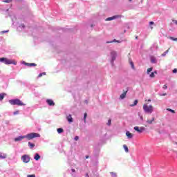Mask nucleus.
Returning a JSON list of instances; mask_svg holds the SVG:
<instances>
[{
    "label": "nucleus",
    "instance_id": "1",
    "mask_svg": "<svg viewBox=\"0 0 177 177\" xmlns=\"http://www.w3.org/2000/svg\"><path fill=\"white\" fill-rule=\"evenodd\" d=\"M41 136L39 133H31L27 134L26 136H21L15 138V142H21L23 139H28V140H31V139H34V138H39Z\"/></svg>",
    "mask_w": 177,
    "mask_h": 177
},
{
    "label": "nucleus",
    "instance_id": "2",
    "mask_svg": "<svg viewBox=\"0 0 177 177\" xmlns=\"http://www.w3.org/2000/svg\"><path fill=\"white\" fill-rule=\"evenodd\" d=\"M9 103L12 106H26V104L22 102L19 99L10 100Z\"/></svg>",
    "mask_w": 177,
    "mask_h": 177
},
{
    "label": "nucleus",
    "instance_id": "3",
    "mask_svg": "<svg viewBox=\"0 0 177 177\" xmlns=\"http://www.w3.org/2000/svg\"><path fill=\"white\" fill-rule=\"evenodd\" d=\"M142 109L145 113H148L149 114H151L153 111H154V108L152 106V105H147V104H145L142 106Z\"/></svg>",
    "mask_w": 177,
    "mask_h": 177
},
{
    "label": "nucleus",
    "instance_id": "4",
    "mask_svg": "<svg viewBox=\"0 0 177 177\" xmlns=\"http://www.w3.org/2000/svg\"><path fill=\"white\" fill-rule=\"evenodd\" d=\"M0 62L4 63V64H15V66L17 64V62L5 57L0 58Z\"/></svg>",
    "mask_w": 177,
    "mask_h": 177
},
{
    "label": "nucleus",
    "instance_id": "5",
    "mask_svg": "<svg viewBox=\"0 0 177 177\" xmlns=\"http://www.w3.org/2000/svg\"><path fill=\"white\" fill-rule=\"evenodd\" d=\"M21 160H22L23 162H24L25 164H27V163L30 162V156L24 155L21 157Z\"/></svg>",
    "mask_w": 177,
    "mask_h": 177
},
{
    "label": "nucleus",
    "instance_id": "6",
    "mask_svg": "<svg viewBox=\"0 0 177 177\" xmlns=\"http://www.w3.org/2000/svg\"><path fill=\"white\" fill-rule=\"evenodd\" d=\"M134 130H136L137 132H138V133H142V132H143V131H146V128H145L144 127H139L136 126L134 127Z\"/></svg>",
    "mask_w": 177,
    "mask_h": 177
},
{
    "label": "nucleus",
    "instance_id": "7",
    "mask_svg": "<svg viewBox=\"0 0 177 177\" xmlns=\"http://www.w3.org/2000/svg\"><path fill=\"white\" fill-rule=\"evenodd\" d=\"M118 17H121V16H120V15H115L113 17L107 18L106 20V21H111V20H114L115 19H118Z\"/></svg>",
    "mask_w": 177,
    "mask_h": 177
},
{
    "label": "nucleus",
    "instance_id": "8",
    "mask_svg": "<svg viewBox=\"0 0 177 177\" xmlns=\"http://www.w3.org/2000/svg\"><path fill=\"white\" fill-rule=\"evenodd\" d=\"M24 64H25V66H28L29 67H35V66H37V64H35V63H27V62H25Z\"/></svg>",
    "mask_w": 177,
    "mask_h": 177
},
{
    "label": "nucleus",
    "instance_id": "9",
    "mask_svg": "<svg viewBox=\"0 0 177 177\" xmlns=\"http://www.w3.org/2000/svg\"><path fill=\"white\" fill-rule=\"evenodd\" d=\"M46 103H48V106H55V102H53L52 100H47Z\"/></svg>",
    "mask_w": 177,
    "mask_h": 177
},
{
    "label": "nucleus",
    "instance_id": "10",
    "mask_svg": "<svg viewBox=\"0 0 177 177\" xmlns=\"http://www.w3.org/2000/svg\"><path fill=\"white\" fill-rule=\"evenodd\" d=\"M126 136H127L128 139H132V138H133V134H132L129 131H127L126 132Z\"/></svg>",
    "mask_w": 177,
    "mask_h": 177
},
{
    "label": "nucleus",
    "instance_id": "11",
    "mask_svg": "<svg viewBox=\"0 0 177 177\" xmlns=\"http://www.w3.org/2000/svg\"><path fill=\"white\" fill-rule=\"evenodd\" d=\"M127 93H128V90H127L126 91H124L122 94H121L120 96V99H125Z\"/></svg>",
    "mask_w": 177,
    "mask_h": 177
},
{
    "label": "nucleus",
    "instance_id": "12",
    "mask_svg": "<svg viewBox=\"0 0 177 177\" xmlns=\"http://www.w3.org/2000/svg\"><path fill=\"white\" fill-rule=\"evenodd\" d=\"M155 120L156 119L154 118H152L151 120L147 119V123L149 124H153V122H154Z\"/></svg>",
    "mask_w": 177,
    "mask_h": 177
},
{
    "label": "nucleus",
    "instance_id": "13",
    "mask_svg": "<svg viewBox=\"0 0 177 177\" xmlns=\"http://www.w3.org/2000/svg\"><path fill=\"white\" fill-rule=\"evenodd\" d=\"M67 120L68 121V122H73V117L71 116V115H68L66 117Z\"/></svg>",
    "mask_w": 177,
    "mask_h": 177
},
{
    "label": "nucleus",
    "instance_id": "14",
    "mask_svg": "<svg viewBox=\"0 0 177 177\" xmlns=\"http://www.w3.org/2000/svg\"><path fill=\"white\" fill-rule=\"evenodd\" d=\"M129 64L131 66V68H133V70H135V65L133 64V62H132V59H129Z\"/></svg>",
    "mask_w": 177,
    "mask_h": 177
},
{
    "label": "nucleus",
    "instance_id": "15",
    "mask_svg": "<svg viewBox=\"0 0 177 177\" xmlns=\"http://www.w3.org/2000/svg\"><path fill=\"white\" fill-rule=\"evenodd\" d=\"M28 145L30 149H34V147H35V145L33 143H31V142H28Z\"/></svg>",
    "mask_w": 177,
    "mask_h": 177
},
{
    "label": "nucleus",
    "instance_id": "16",
    "mask_svg": "<svg viewBox=\"0 0 177 177\" xmlns=\"http://www.w3.org/2000/svg\"><path fill=\"white\" fill-rule=\"evenodd\" d=\"M34 158L36 160V161H38L39 158H41V156L38 153H35Z\"/></svg>",
    "mask_w": 177,
    "mask_h": 177
},
{
    "label": "nucleus",
    "instance_id": "17",
    "mask_svg": "<svg viewBox=\"0 0 177 177\" xmlns=\"http://www.w3.org/2000/svg\"><path fill=\"white\" fill-rule=\"evenodd\" d=\"M123 148L124 149V151H126V153L129 152V149H128V146H127V145H124Z\"/></svg>",
    "mask_w": 177,
    "mask_h": 177
},
{
    "label": "nucleus",
    "instance_id": "18",
    "mask_svg": "<svg viewBox=\"0 0 177 177\" xmlns=\"http://www.w3.org/2000/svg\"><path fill=\"white\" fill-rule=\"evenodd\" d=\"M136 104H138V100H135L133 104L130 105V107H133L134 106H136Z\"/></svg>",
    "mask_w": 177,
    "mask_h": 177
},
{
    "label": "nucleus",
    "instance_id": "19",
    "mask_svg": "<svg viewBox=\"0 0 177 177\" xmlns=\"http://www.w3.org/2000/svg\"><path fill=\"white\" fill-rule=\"evenodd\" d=\"M58 133H62V132H64V130H63L62 128H59L57 129Z\"/></svg>",
    "mask_w": 177,
    "mask_h": 177
},
{
    "label": "nucleus",
    "instance_id": "20",
    "mask_svg": "<svg viewBox=\"0 0 177 177\" xmlns=\"http://www.w3.org/2000/svg\"><path fill=\"white\" fill-rule=\"evenodd\" d=\"M0 158L3 159V158H6V154H2L1 153H0Z\"/></svg>",
    "mask_w": 177,
    "mask_h": 177
},
{
    "label": "nucleus",
    "instance_id": "21",
    "mask_svg": "<svg viewBox=\"0 0 177 177\" xmlns=\"http://www.w3.org/2000/svg\"><path fill=\"white\" fill-rule=\"evenodd\" d=\"M151 62L152 63H157V59H156V58H154V57H151Z\"/></svg>",
    "mask_w": 177,
    "mask_h": 177
},
{
    "label": "nucleus",
    "instance_id": "22",
    "mask_svg": "<svg viewBox=\"0 0 177 177\" xmlns=\"http://www.w3.org/2000/svg\"><path fill=\"white\" fill-rule=\"evenodd\" d=\"M4 97H5V94H3V93L0 94V101L3 100Z\"/></svg>",
    "mask_w": 177,
    "mask_h": 177
},
{
    "label": "nucleus",
    "instance_id": "23",
    "mask_svg": "<svg viewBox=\"0 0 177 177\" xmlns=\"http://www.w3.org/2000/svg\"><path fill=\"white\" fill-rule=\"evenodd\" d=\"M169 39H171V41H177V37H169Z\"/></svg>",
    "mask_w": 177,
    "mask_h": 177
},
{
    "label": "nucleus",
    "instance_id": "24",
    "mask_svg": "<svg viewBox=\"0 0 177 177\" xmlns=\"http://www.w3.org/2000/svg\"><path fill=\"white\" fill-rule=\"evenodd\" d=\"M113 42H120V41H117V40L114 39L112 41H106V44H113Z\"/></svg>",
    "mask_w": 177,
    "mask_h": 177
},
{
    "label": "nucleus",
    "instance_id": "25",
    "mask_svg": "<svg viewBox=\"0 0 177 177\" xmlns=\"http://www.w3.org/2000/svg\"><path fill=\"white\" fill-rule=\"evenodd\" d=\"M168 52H169V48L167 50H166L164 53H162V56H166L167 55V53H168Z\"/></svg>",
    "mask_w": 177,
    "mask_h": 177
},
{
    "label": "nucleus",
    "instance_id": "26",
    "mask_svg": "<svg viewBox=\"0 0 177 177\" xmlns=\"http://www.w3.org/2000/svg\"><path fill=\"white\" fill-rule=\"evenodd\" d=\"M167 110V111H170V113H173V114H175V111H174L169 108H168Z\"/></svg>",
    "mask_w": 177,
    "mask_h": 177
},
{
    "label": "nucleus",
    "instance_id": "27",
    "mask_svg": "<svg viewBox=\"0 0 177 177\" xmlns=\"http://www.w3.org/2000/svg\"><path fill=\"white\" fill-rule=\"evenodd\" d=\"M88 114L86 113H84V122H86V117H87Z\"/></svg>",
    "mask_w": 177,
    "mask_h": 177
},
{
    "label": "nucleus",
    "instance_id": "28",
    "mask_svg": "<svg viewBox=\"0 0 177 177\" xmlns=\"http://www.w3.org/2000/svg\"><path fill=\"white\" fill-rule=\"evenodd\" d=\"M107 125L110 127L111 125V119H109L107 122Z\"/></svg>",
    "mask_w": 177,
    "mask_h": 177
},
{
    "label": "nucleus",
    "instance_id": "29",
    "mask_svg": "<svg viewBox=\"0 0 177 177\" xmlns=\"http://www.w3.org/2000/svg\"><path fill=\"white\" fill-rule=\"evenodd\" d=\"M151 71H153V68H149L147 69V72L149 74V73H151Z\"/></svg>",
    "mask_w": 177,
    "mask_h": 177
},
{
    "label": "nucleus",
    "instance_id": "30",
    "mask_svg": "<svg viewBox=\"0 0 177 177\" xmlns=\"http://www.w3.org/2000/svg\"><path fill=\"white\" fill-rule=\"evenodd\" d=\"M150 77H151V78H154V77H155L154 72L151 73Z\"/></svg>",
    "mask_w": 177,
    "mask_h": 177
},
{
    "label": "nucleus",
    "instance_id": "31",
    "mask_svg": "<svg viewBox=\"0 0 177 177\" xmlns=\"http://www.w3.org/2000/svg\"><path fill=\"white\" fill-rule=\"evenodd\" d=\"M111 175H112V176H117V174L114 173V172H111Z\"/></svg>",
    "mask_w": 177,
    "mask_h": 177
},
{
    "label": "nucleus",
    "instance_id": "32",
    "mask_svg": "<svg viewBox=\"0 0 177 177\" xmlns=\"http://www.w3.org/2000/svg\"><path fill=\"white\" fill-rule=\"evenodd\" d=\"M12 0H3V2H6V3H9Z\"/></svg>",
    "mask_w": 177,
    "mask_h": 177
},
{
    "label": "nucleus",
    "instance_id": "33",
    "mask_svg": "<svg viewBox=\"0 0 177 177\" xmlns=\"http://www.w3.org/2000/svg\"><path fill=\"white\" fill-rule=\"evenodd\" d=\"M27 177H35V174H28Z\"/></svg>",
    "mask_w": 177,
    "mask_h": 177
},
{
    "label": "nucleus",
    "instance_id": "34",
    "mask_svg": "<svg viewBox=\"0 0 177 177\" xmlns=\"http://www.w3.org/2000/svg\"><path fill=\"white\" fill-rule=\"evenodd\" d=\"M14 115H17L19 114V111H16L13 113Z\"/></svg>",
    "mask_w": 177,
    "mask_h": 177
},
{
    "label": "nucleus",
    "instance_id": "35",
    "mask_svg": "<svg viewBox=\"0 0 177 177\" xmlns=\"http://www.w3.org/2000/svg\"><path fill=\"white\" fill-rule=\"evenodd\" d=\"M176 73H177V69H176V68H174V69L173 70V73H174V74H176Z\"/></svg>",
    "mask_w": 177,
    "mask_h": 177
},
{
    "label": "nucleus",
    "instance_id": "36",
    "mask_svg": "<svg viewBox=\"0 0 177 177\" xmlns=\"http://www.w3.org/2000/svg\"><path fill=\"white\" fill-rule=\"evenodd\" d=\"M5 32H9V30H3V31H1L2 34H5Z\"/></svg>",
    "mask_w": 177,
    "mask_h": 177
},
{
    "label": "nucleus",
    "instance_id": "37",
    "mask_svg": "<svg viewBox=\"0 0 177 177\" xmlns=\"http://www.w3.org/2000/svg\"><path fill=\"white\" fill-rule=\"evenodd\" d=\"M168 86H167V84H165L163 86V89H167Z\"/></svg>",
    "mask_w": 177,
    "mask_h": 177
},
{
    "label": "nucleus",
    "instance_id": "38",
    "mask_svg": "<svg viewBox=\"0 0 177 177\" xmlns=\"http://www.w3.org/2000/svg\"><path fill=\"white\" fill-rule=\"evenodd\" d=\"M111 55H113V56H115L117 55V53L115 52H112Z\"/></svg>",
    "mask_w": 177,
    "mask_h": 177
},
{
    "label": "nucleus",
    "instance_id": "39",
    "mask_svg": "<svg viewBox=\"0 0 177 177\" xmlns=\"http://www.w3.org/2000/svg\"><path fill=\"white\" fill-rule=\"evenodd\" d=\"M79 139H80V137H78V136H75V140L77 141V140H78Z\"/></svg>",
    "mask_w": 177,
    "mask_h": 177
},
{
    "label": "nucleus",
    "instance_id": "40",
    "mask_svg": "<svg viewBox=\"0 0 177 177\" xmlns=\"http://www.w3.org/2000/svg\"><path fill=\"white\" fill-rule=\"evenodd\" d=\"M173 23H175V24L177 25V21H176V20L174 19V20H173Z\"/></svg>",
    "mask_w": 177,
    "mask_h": 177
},
{
    "label": "nucleus",
    "instance_id": "41",
    "mask_svg": "<svg viewBox=\"0 0 177 177\" xmlns=\"http://www.w3.org/2000/svg\"><path fill=\"white\" fill-rule=\"evenodd\" d=\"M153 24H154V22H153V21H150V22H149V25H150V26H151V25H153Z\"/></svg>",
    "mask_w": 177,
    "mask_h": 177
},
{
    "label": "nucleus",
    "instance_id": "42",
    "mask_svg": "<svg viewBox=\"0 0 177 177\" xmlns=\"http://www.w3.org/2000/svg\"><path fill=\"white\" fill-rule=\"evenodd\" d=\"M42 75H43L42 73H39V75H38V77H42Z\"/></svg>",
    "mask_w": 177,
    "mask_h": 177
},
{
    "label": "nucleus",
    "instance_id": "43",
    "mask_svg": "<svg viewBox=\"0 0 177 177\" xmlns=\"http://www.w3.org/2000/svg\"><path fill=\"white\" fill-rule=\"evenodd\" d=\"M140 118L141 121H143V116H140Z\"/></svg>",
    "mask_w": 177,
    "mask_h": 177
},
{
    "label": "nucleus",
    "instance_id": "44",
    "mask_svg": "<svg viewBox=\"0 0 177 177\" xmlns=\"http://www.w3.org/2000/svg\"><path fill=\"white\" fill-rule=\"evenodd\" d=\"M145 102H151V100L149 99L148 100H145Z\"/></svg>",
    "mask_w": 177,
    "mask_h": 177
},
{
    "label": "nucleus",
    "instance_id": "45",
    "mask_svg": "<svg viewBox=\"0 0 177 177\" xmlns=\"http://www.w3.org/2000/svg\"><path fill=\"white\" fill-rule=\"evenodd\" d=\"M71 171H72V172H75V169H72Z\"/></svg>",
    "mask_w": 177,
    "mask_h": 177
},
{
    "label": "nucleus",
    "instance_id": "46",
    "mask_svg": "<svg viewBox=\"0 0 177 177\" xmlns=\"http://www.w3.org/2000/svg\"><path fill=\"white\" fill-rule=\"evenodd\" d=\"M84 102L86 103V104H88V100H85Z\"/></svg>",
    "mask_w": 177,
    "mask_h": 177
},
{
    "label": "nucleus",
    "instance_id": "47",
    "mask_svg": "<svg viewBox=\"0 0 177 177\" xmlns=\"http://www.w3.org/2000/svg\"><path fill=\"white\" fill-rule=\"evenodd\" d=\"M167 95V93H164L162 95V96H166Z\"/></svg>",
    "mask_w": 177,
    "mask_h": 177
},
{
    "label": "nucleus",
    "instance_id": "48",
    "mask_svg": "<svg viewBox=\"0 0 177 177\" xmlns=\"http://www.w3.org/2000/svg\"><path fill=\"white\" fill-rule=\"evenodd\" d=\"M86 159L89 158V156H86Z\"/></svg>",
    "mask_w": 177,
    "mask_h": 177
},
{
    "label": "nucleus",
    "instance_id": "49",
    "mask_svg": "<svg viewBox=\"0 0 177 177\" xmlns=\"http://www.w3.org/2000/svg\"><path fill=\"white\" fill-rule=\"evenodd\" d=\"M41 74H42V75H45L46 73H41Z\"/></svg>",
    "mask_w": 177,
    "mask_h": 177
},
{
    "label": "nucleus",
    "instance_id": "50",
    "mask_svg": "<svg viewBox=\"0 0 177 177\" xmlns=\"http://www.w3.org/2000/svg\"><path fill=\"white\" fill-rule=\"evenodd\" d=\"M115 57H113V58H112V60H115Z\"/></svg>",
    "mask_w": 177,
    "mask_h": 177
},
{
    "label": "nucleus",
    "instance_id": "51",
    "mask_svg": "<svg viewBox=\"0 0 177 177\" xmlns=\"http://www.w3.org/2000/svg\"><path fill=\"white\" fill-rule=\"evenodd\" d=\"M154 73V74H157V71H155V72H153Z\"/></svg>",
    "mask_w": 177,
    "mask_h": 177
},
{
    "label": "nucleus",
    "instance_id": "52",
    "mask_svg": "<svg viewBox=\"0 0 177 177\" xmlns=\"http://www.w3.org/2000/svg\"><path fill=\"white\" fill-rule=\"evenodd\" d=\"M136 39H138V36L136 37Z\"/></svg>",
    "mask_w": 177,
    "mask_h": 177
},
{
    "label": "nucleus",
    "instance_id": "53",
    "mask_svg": "<svg viewBox=\"0 0 177 177\" xmlns=\"http://www.w3.org/2000/svg\"><path fill=\"white\" fill-rule=\"evenodd\" d=\"M151 30H153V27H151Z\"/></svg>",
    "mask_w": 177,
    "mask_h": 177
},
{
    "label": "nucleus",
    "instance_id": "54",
    "mask_svg": "<svg viewBox=\"0 0 177 177\" xmlns=\"http://www.w3.org/2000/svg\"><path fill=\"white\" fill-rule=\"evenodd\" d=\"M129 1H132V0H129Z\"/></svg>",
    "mask_w": 177,
    "mask_h": 177
}]
</instances>
